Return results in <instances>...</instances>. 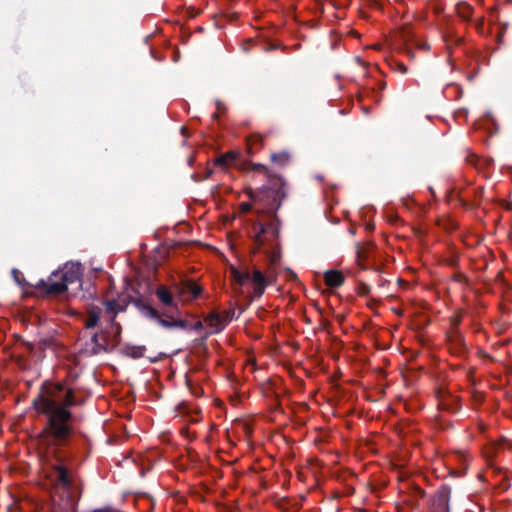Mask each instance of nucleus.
I'll return each instance as SVG.
<instances>
[{"label": "nucleus", "instance_id": "obj_11", "mask_svg": "<svg viewBox=\"0 0 512 512\" xmlns=\"http://www.w3.org/2000/svg\"><path fill=\"white\" fill-rule=\"evenodd\" d=\"M236 159V154L234 152H228L225 155H222L216 160V164L222 167H227L233 163Z\"/></svg>", "mask_w": 512, "mask_h": 512}, {"label": "nucleus", "instance_id": "obj_4", "mask_svg": "<svg viewBox=\"0 0 512 512\" xmlns=\"http://www.w3.org/2000/svg\"><path fill=\"white\" fill-rule=\"evenodd\" d=\"M229 321L228 313L225 315L211 314L204 319V325L209 333L214 334L222 331Z\"/></svg>", "mask_w": 512, "mask_h": 512}, {"label": "nucleus", "instance_id": "obj_12", "mask_svg": "<svg viewBox=\"0 0 512 512\" xmlns=\"http://www.w3.org/2000/svg\"><path fill=\"white\" fill-rule=\"evenodd\" d=\"M58 481L64 486L69 484V478L67 471L62 467H57L55 470Z\"/></svg>", "mask_w": 512, "mask_h": 512}, {"label": "nucleus", "instance_id": "obj_5", "mask_svg": "<svg viewBox=\"0 0 512 512\" xmlns=\"http://www.w3.org/2000/svg\"><path fill=\"white\" fill-rule=\"evenodd\" d=\"M146 309H147L149 315L151 317L157 318L158 323L165 328H173V327L183 328L185 326L184 321H182L181 319L165 320V319L158 317V313L153 307L148 306Z\"/></svg>", "mask_w": 512, "mask_h": 512}, {"label": "nucleus", "instance_id": "obj_9", "mask_svg": "<svg viewBox=\"0 0 512 512\" xmlns=\"http://www.w3.org/2000/svg\"><path fill=\"white\" fill-rule=\"evenodd\" d=\"M201 287L194 282H189L185 286L184 293H189V299H195L201 294Z\"/></svg>", "mask_w": 512, "mask_h": 512}, {"label": "nucleus", "instance_id": "obj_14", "mask_svg": "<svg viewBox=\"0 0 512 512\" xmlns=\"http://www.w3.org/2000/svg\"><path fill=\"white\" fill-rule=\"evenodd\" d=\"M98 320H99V316L97 313H95L94 311H92L90 314H89V317L86 321V327L87 328H92V327H95L98 323Z\"/></svg>", "mask_w": 512, "mask_h": 512}, {"label": "nucleus", "instance_id": "obj_16", "mask_svg": "<svg viewBox=\"0 0 512 512\" xmlns=\"http://www.w3.org/2000/svg\"><path fill=\"white\" fill-rule=\"evenodd\" d=\"M462 8L466 9V10H467V13L469 14V11H470V7H469V5L463 4V5H461V6L459 7V9H462Z\"/></svg>", "mask_w": 512, "mask_h": 512}, {"label": "nucleus", "instance_id": "obj_1", "mask_svg": "<svg viewBox=\"0 0 512 512\" xmlns=\"http://www.w3.org/2000/svg\"><path fill=\"white\" fill-rule=\"evenodd\" d=\"M73 404L71 390L64 389L58 384H49L43 387L41 394L34 400V407L40 413L48 414L49 429L59 439L69 433L68 420L70 412L68 406Z\"/></svg>", "mask_w": 512, "mask_h": 512}, {"label": "nucleus", "instance_id": "obj_8", "mask_svg": "<svg viewBox=\"0 0 512 512\" xmlns=\"http://www.w3.org/2000/svg\"><path fill=\"white\" fill-rule=\"evenodd\" d=\"M106 312L109 314V318L113 320L118 311H121L123 307L118 304L116 301H107L105 302Z\"/></svg>", "mask_w": 512, "mask_h": 512}, {"label": "nucleus", "instance_id": "obj_7", "mask_svg": "<svg viewBox=\"0 0 512 512\" xmlns=\"http://www.w3.org/2000/svg\"><path fill=\"white\" fill-rule=\"evenodd\" d=\"M156 294H157L159 300L164 305H167V306H175L176 305L171 292L166 287H164V286L159 287L157 289Z\"/></svg>", "mask_w": 512, "mask_h": 512}, {"label": "nucleus", "instance_id": "obj_10", "mask_svg": "<svg viewBox=\"0 0 512 512\" xmlns=\"http://www.w3.org/2000/svg\"><path fill=\"white\" fill-rule=\"evenodd\" d=\"M289 160L290 156L287 152H280L271 155V161L279 166H285L286 164H288Z\"/></svg>", "mask_w": 512, "mask_h": 512}, {"label": "nucleus", "instance_id": "obj_19", "mask_svg": "<svg viewBox=\"0 0 512 512\" xmlns=\"http://www.w3.org/2000/svg\"><path fill=\"white\" fill-rule=\"evenodd\" d=\"M13 274L15 276V279L18 281V279H17L18 278L17 271H13Z\"/></svg>", "mask_w": 512, "mask_h": 512}, {"label": "nucleus", "instance_id": "obj_15", "mask_svg": "<svg viewBox=\"0 0 512 512\" xmlns=\"http://www.w3.org/2000/svg\"><path fill=\"white\" fill-rule=\"evenodd\" d=\"M251 209V204L247 203V202H243L240 204V210L241 212L243 213H246L248 212L249 210Z\"/></svg>", "mask_w": 512, "mask_h": 512}, {"label": "nucleus", "instance_id": "obj_17", "mask_svg": "<svg viewBox=\"0 0 512 512\" xmlns=\"http://www.w3.org/2000/svg\"><path fill=\"white\" fill-rule=\"evenodd\" d=\"M460 12L462 13V11L460 10ZM468 13H467V10L463 8V17H468Z\"/></svg>", "mask_w": 512, "mask_h": 512}, {"label": "nucleus", "instance_id": "obj_13", "mask_svg": "<svg viewBox=\"0 0 512 512\" xmlns=\"http://www.w3.org/2000/svg\"><path fill=\"white\" fill-rule=\"evenodd\" d=\"M251 170L256 173L262 174L266 177H270L271 175L270 170L265 165L262 164H252Z\"/></svg>", "mask_w": 512, "mask_h": 512}, {"label": "nucleus", "instance_id": "obj_6", "mask_svg": "<svg viewBox=\"0 0 512 512\" xmlns=\"http://www.w3.org/2000/svg\"><path fill=\"white\" fill-rule=\"evenodd\" d=\"M324 280L327 286L339 287L343 284L344 277L342 273L337 270H329L325 272Z\"/></svg>", "mask_w": 512, "mask_h": 512}, {"label": "nucleus", "instance_id": "obj_2", "mask_svg": "<svg viewBox=\"0 0 512 512\" xmlns=\"http://www.w3.org/2000/svg\"><path fill=\"white\" fill-rule=\"evenodd\" d=\"M230 272L233 278L232 287L236 294H244V287L249 284L252 286L253 295L260 297L268 285L267 278L260 270H254L253 273L250 274L248 271H240L236 267L231 266Z\"/></svg>", "mask_w": 512, "mask_h": 512}, {"label": "nucleus", "instance_id": "obj_18", "mask_svg": "<svg viewBox=\"0 0 512 512\" xmlns=\"http://www.w3.org/2000/svg\"><path fill=\"white\" fill-rule=\"evenodd\" d=\"M256 241H257L258 243H261V234H258V235L256 236Z\"/></svg>", "mask_w": 512, "mask_h": 512}, {"label": "nucleus", "instance_id": "obj_3", "mask_svg": "<svg viewBox=\"0 0 512 512\" xmlns=\"http://www.w3.org/2000/svg\"><path fill=\"white\" fill-rule=\"evenodd\" d=\"M80 275V265L67 263L60 272L54 273L53 278L49 279L47 291L49 293H62L69 284L79 281Z\"/></svg>", "mask_w": 512, "mask_h": 512}]
</instances>
